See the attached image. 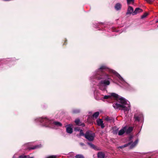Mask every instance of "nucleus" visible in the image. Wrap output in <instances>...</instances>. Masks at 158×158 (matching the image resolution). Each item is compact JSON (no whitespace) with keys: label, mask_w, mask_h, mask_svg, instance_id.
Here are the masks:
<instances>
[{"label":"nucleus","mask_w":158,"mask_h":158,"mask_svg":"<svg viewBox=\"0 0 158 158\" xmlns=\"http://www.w3.org/2000/svg\"><path fill=\"white\" fill-rule=\"evenodd\" d=\"M107 68L105 66H102L94 74V77L99 81L98 85L100 89L104 91L106 90L105 88H102V86H106L109 85L110 81L112 80L110 75L105 73L104 70L107 69Z\"/></svg>","instance_id":"nucleus-1"},{"label":"nucleus","mask_w":158,"mask_h":158,"mask_svg":"<svg viewBox=\"0 0 158 158\" xmlns=\"http://www.w3.org/2000/svg\"><path fill=\"white\" fill-rule=\"evenodd\" d=\"M118 101L120 104L116 103L113 104V106L114 108L123 110L125 112L129 110L130 103L128 101L123 97L120 98Z\"/></svg>","instance_id":"nucleus-2"},{"label":"nucleus","mask_w":158,"mask_h":158,"mask_svg":"<svg viewBox=\"0 0 158 158\" xmlns=\"http://www.w3.org/2000/svg\"><path fill=\"white\" fill-rule=\"evenodd\" d=\"M36 120L37 121H39L43 126L52 128H55L56 126L61 127L62 125V124L60 122L50 120L46 118H37Z\"/></svg>","instance_id":"nucleus-3"},{"label":"nucleus","mask_w":158,"mask_h":158,"mask_svg":"<svg viewBox=\"0 0 158 158\" xmlns=\"http://www.w3.org/2000/svg\"><path fill=\"white\" fill-rule=\"evenodd\" d=\"M85 137L89 141H93L95 137V134L91 131H87L85 135Z\"/></svg>","instance_id":"nucleus-4"},{"label":"nucleus","mask_w":158,"mask_h":158,"mask_svg":"<svg viewBox=\"0 0 158 158\" xmlns=\"http://www.w3.org/2000/svg\"><path fill=\"white\" fill-rule=\"evenodd\" d=\"M110 73H113L119 79V81L120 83H125V81L120 76V75L118 74V73L116 72L115 71L113 70H112L110 69H108Z\"/></svg>","instance_id":"nucleus-5"},{"label":"nucleus","mask_w":158,"mask_h":158,"mask_svg":"<svg viewBox=\"0 0 158 158\" xmlns=\"http://www.w3.org/2000/svg\"><path fill=\"white\" fill-rule=\"evenodd\" d=\"M138 141V139H137L134 142H131L129 143H128L130 144L128 146L129 148V149H132L134 148L137 144Z\"/></svg>","instance_id":"nucleus-6"},{"label":"nucleus","mask_w":158,"mask_h":158,"mask_svg":"<svg viewBox=\"0 0 158 158\" xmlns=\"http://www.w3.org/2000/svg\"><path fill=\"white\" fill-rule=\"evenodd\" d=\"M73 125L72 124H69L66 126V131L67 133L71 134L73 132L72 127Z\"/></svg>","instance_id":"nucleus-7"},{"label":"nucleus","mask_w":158,"mask_h":158,"mask_svg":"<svg viewBox=\"0 0 158 158\" xmlns=\"http://www.w3.org/2000/svg\"><path fill=\"white\" fill-rule=\"evenodd\" d=\"M134 12V9L133 8L130 6H129L128 7L127 12L126 13L127 15H131L132 14L133 15V13Z\"/></svg>","instance_id":"nucleus-8"},{"label":"nucleus","mask_w":158,"mask_h":158,"mask_svg":"<svg viewBox=\"0 0 158 158\" xmlns=\"http://www.w3.org/2000/svg\"><path fill=\"white\" fill-rule=\"evenodd\" d=\"M97 123L98 125V126H101L102 128L104 127L105 126L102 119H98L97 120Z\"/></svg>","instance_id":"nucleus-9"},{"label":"nucleus","mask_w":158,"mask_h":158,"mask_svg":"<svg viewBox=\"0 0 158 158\" xmlns=\"http://www.w3.org/2000/svg\"><path fill=\"white\" fill-rule=\"evenodd\" d=\"M126 127H124L121 129L118 132V135H121L123 134L126 132Z\"/></svg>","instance_id":"nucleus-10"},{"label":"nucleus","mask_w":158,"mask_h":158,"mask_svg":"<svg viewBox=\"0 0 158 158\" xmlns=\"http://www.w3.org/2000/svg\"><path fill=\"white\" fill-rule=\"evenodd\" d=\"M142 10L140 8H136L134 11L133 13V15H135L138 13L142 12Z\"/></svg>","instance_id":"nucleus-11"},{"label":"nucleus","mask_w":158,"mask_h":158,"mask_svg":"<svg viewBox=\"0 0 158 158\" xmlns=\"http://www.w3.org/2000/svg\"><path fill=\"white\" fill-rule=\"evenodd\" d=\"M75 122L76 124L77 125L79 126H82L83 127H84L85 126V125L83 123H81L80 122V120L79 119H77L75 120Z\"/></svg>","instance_id":"nucleus-12"},{"label":"nucleus","mask_w":158,"mask_h":158,"mask_svg":"<svg viewBox=\"0 0 158 158\" xmlns=\"http://www.w3.org/2000/svg\"><path fill=\"white\" fill-rule=\"evenodd\" d=\"M134 118H135V120L139 121L143 119V116L142 115L140 114L139 116H134Z\"/></svg>","instance_id":"nucleus-13"},{"label":"nucleus","mask_w":158,"mask_h":158,"mask_svg":"<svg viewBox=\"0 0 158 158\" xmlns=\"http://www.w3.org/2000/svg\"><path fill=\"white\" fill-rule=\"evenodd\" d=\"M121 7L122 5L121 4L119 3L116 4L114 6V8L117 10H120L121 9Z\"/></svg>","instance_id":"nucleus-14"},{"label":"nucleus","mask_w":158,"mask_h":158,"mask_svg":"<svg viewBox=\"0 0 158 158\" xmlns=\"http://www.w3.org/2000/svg\"><path fill=\"white\" fill-rule=\"evenodd\" d=\"M110 97V95H105L103 98H100L99 97H96V99L97 100H99L100 99H101L103 100V99H107Z\"/></svg>","instance_id":"nucleus-15"},{"label":"nucleus","mask_w":158,"mask_h":158,"mask_svg":"<svg viewBox=\"0 0 158 158\" xmlns=\"http://www.w3.org/2000/svg\"><path fill=\"white\" fill-rule=\"evenodd\" d=\"M98 158H104L105 157V154L102 152H99L98 154Z\"/></svg>","instance_id":"nucleus-16"},{"label":"nucleus","mask_w":158,"mask_h":158,"mask_svg":"<svg viewBox=\"0 0 158 158\" xmlns=\"http://www.w3.org/2000/svg\"><path fill=\"white\" fill-rule=\"evenodd\" d=\"M99 114V113L98 112H95L93 115V118H97Z\"/></svg>","instance_id":"nucleus-17"},{"label":"nucleus","mask_w":158,"mask_h":158,"mask_svg":"<svg viewBox=\"0 0 158 158\" xmlns=\"http://www.w3.org/2000/svg\"><path fill=\"white\" fill-rule=\"evenodd\" d=\"M133 128L131 127H130L128 128L127 129L126 128V133L127 134H128L131 133V132L132 131Z\"/></svg>","instance_id":"nucleus-18"},{"label":"nucleus","mask_w":158,"mask_h":158,"mask_svg":"<svg viewBox=\"0 0 158 158\" xmlns=\"http://www.w3.org/2000/svg\"><path fill=\"white\" fill-rule=\"evenodd\" d=\"M130 144L129 143H127V144H124L123 145H122L121 146H119L118 147V148H120V149H122V148H125L126 147H128V146H129V144Z\"/></svg>","instance_id":"nucleus-19"},{"label":"nucleus","mask_w":158,"mask_h":158,"mask_svg":"<svg viewBox=\"0 0 158 158\" xmlns=\"http://www.w3.org/2000/svg\"><path fill=\"white\" fill-rule=\"evenodd\" d=\"M105 119L107 121L110 122L111 120H112V117L107 116L105 118Z\"/></svg>","instance_id":"nucleus-20"},{"label":"nucleus","mask_w":158,"mask_h":158,"mask_svg":"<svg viewBox=\"0 0 158 158\" xmlns=\"http://www.w3.org/2000/svg\"><path fill=\"white\" fill-rule=\"evenodd\" d=\"M87 143L91 148L96 149V147L94 144L90 143Z\"/></svg>","instance_id":"nucleus-21"},{"label":"nucleus","mask_w":158,"mask_h":158,"mask_svg":"<svg viewBox=\"0 0 158 158\" xmlns=\"http://www.w3.org/2000/svg\"><path fill=\"white\" fill-rule=\"evenodd\" d=\"M110 96L114 97L117 98L118 97V95L114 93H111L110 94Z\"/></svg>","instance_id":"nucleus-22"},{"label":"nucleus","mask_w":158,"mask_h":158,"mask_svg":"<svg viewBox=\"0 0 158 158\" xmlns=\"http://www.w3.org/2000/svg\"><path fill=\"white\" fill-rule=\"evenodd\" d=\"M75 158H85L83 155L80 154L77 155L75 156Z\"/></svg>","instance_id":"nucleus-23"},{"label":"nucleus","mask_w":158,"mask_h":158,"mask_svg":"<svg viewBox=\"0 0 158 158\" xmlns=\"http://www.w3.org/2000/svg\"><path fill=\"white\" fill-rule=\"evenodd\" d=\"M127 4L128 5H130L131 3H133L134 2V0H127Z\"/></svg>","instance_id":"nucleus-24"},{"label":"nucleus","mask_w":158,"mask_h":158,"mask_svg":"<svg viewBox=\"0 0 158 158\" xmlns=\"http://www.w3.org/2000/svg\"><path fill=\"white\" fill-rule=\"evenodd\" d=\"M80 112V110L78 109H74L73 110V113H77Z\"/></svg>","instance_id":"nucleus-25"},{"label":"nucleus","mask_w":158,"mask_h":158,"mask_svg":"<svg viewBox=\"0 0 158 158\" xmlns=\"http://www.w3.org/2000/svg\"><path fill=\"white\" fill-rule=\"evenodd\" d=\"M56 155H52L48 156L46 158H56Z\"/></svg>","instance_id":"nucleus-26"},{"label":"nucleus","mask_w":158,"mask_h":158,"mask_svg":"<svg viewBox=\"0 0 158 158\" xmlns=\"http://www.w3.org/2000/svg\"><path fill=\"white\" fill-rule=\"evenodd\" d=\"M15 156L14 155L13 156V158H15ZM27 156H19V158H27Z\"/></svg>","instance_id":"nucleus-27"},{"label":"nucleus","mask_w":158,"mask_h":158,"mask_svg":"<svg viewBox=\"0 0 158 158\" xmlns=\"http://www.w3.org/2000/svg\"><path fill=\"white\" fill-rule=\"evenodd\" d=\"M111 30L112 31L114 32H118V30L117 29L114 27L112 28Z\"/></svg>","instance_id":"nucleus-28"},{"label":"nucleus","mask_w":158,"mask_h":158,"mask_svg":"<svg viewBox=\"0 0 158 158\" xmlns=\"http://www.w3.org/2000/svg\"><path fill=\"white\" fill-rule=\"evenodd\" d=\"M40 146L39 145H36V146H34V147H32L31 148V149H36V148H40Z\"/></svg>","instance_id":"nucleus-29"},{"label":"nucleus","mask_w":158,"mask_h":158,"mask_svg":"<svg viewBox=\"0 0 158 158\" xmlns=\"http://www.w3.org/2000/svg\"><path fill=\"white\" fill-rule=\"evenodd\" d=\"M80 135L79 136L84 135L85 134L83 133V131L82 130H80Z\"/></svg>","instance_id":"nucleus-30"},{"label":"nucleus","mask_w":158,"mask_h":158,"mask_svg":"<svg viewBox=\"0 0 158 158\" xmlns=\"http://www.w3.org/2000/svg\"><path fill=\"white\" fill-rule=\"evenodd\" d=\"M148 15V14L147 13H145L144 15H143L141 16V18L142 19H143L146 17Z\"/></svg>","instance_id":"nucleus-31"},{"label":"nucleus","mask_w":158,"mask_h":158,"mask_svg":"<svg viewBox=\"0 0 158 158\" xmlns=\"http://www.w3.org/2000/svg\"><path fill=\"white\" fill-rule=\"evenodd\" d=\"M74 130L76 131H80L79 127H76L74 128Z\"/></svg>","instance_id":"nucleus-32"},{"label":"nucleus","mask_w":158,"mask_h":158,"mask_svg":"<svg viewBox=\"0 0 158 158\" xmlns=\"http://www.w3.org/2000/svg\"><path fill=\"white\" fill-rule=\"evenodd\" d=\"M148 2L150 3L151 2V0H145Z\"/></svg>","instance_id":"nucleus-33"},{"label":"nucleus","mask_w":158,"mask_h":158,"mask_svg":"<svg viewBox=\"0 0 158 158\" xmlns=\"http://www.w3.org/2000/svg\"><path fill=\"white\" fill-rule=\"evenodd\" d=\"M133 138V136L132 135L131 136L129 137V139L131 140Z\"/></svg>","instance_id":"nucleus-34"},{"label":"nucleus","mask_w":158,"mask_h":158,"mask_svg":"<svg viewBox=\"0 0 158 158\" xmlns=\"http://www.w3.org/2000/svg\"><path fill=\"white\" fill-rule=\"evenodd\" d=\"M80 145H81V146H83L84 145V144L82 143H80Z\"/></svg>","instance_id":"nucleus-35"},{"label":"nucleus","mask_w":158,"mask_h":158,"mask_svg":"<svg viewBox=\"0 0 158 158\" xmlns=\"http://www.w3.org/2000/svg\"><path fill=\"white\" fill-rule=\"evenodd\" d=\"M156 23H158V19L156 21Z\"/></svg>","instance_id":"nucleus-36"},{"label":"nucleus","mask_w":158,"mask_h":158,"mask_svg":"<svg viewBox=\"0 0 158 158\" xmlns=\"http://www.w3.org/2000/svg\"><path fill=\"white\" fill-rule=\"evenodd\" d=\"M30 158H33V157H30Z\"/></svg>","instance_id":"nucleus-37"},{"label":"nucleus","mask_w":158,"mask_h":158,"mask_svg":"<svg viewBox=\"0 0 158 158\" xmlns=\"http://www.w3.org/2000/svg\"><path fill=\"white\" fill-rule=\"evenodd\" d=\"M157 27H158V25H157Z\"/></svg>","instance_id":"nucleus-38"}]
</instances>
